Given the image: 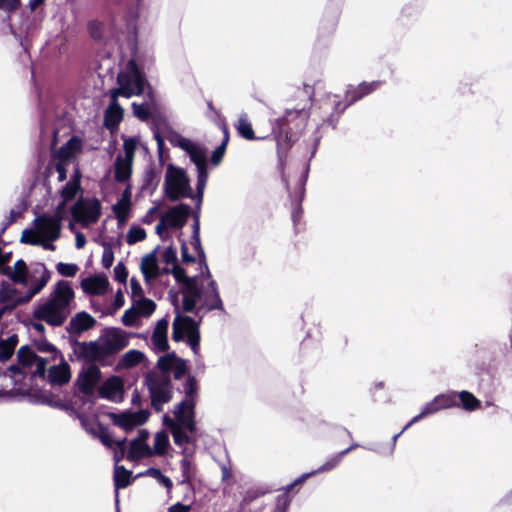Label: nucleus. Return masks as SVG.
I'll list each match as a JSON object with an SVG mask.
<instances>
[{"instance_id":"21","label":"nucleus","mask_w":512,"mask_h":512,"mask_svg":"<svg viewBox=\"0 0 512 512\" xmlns=\"http://www.w3.org/2000/svg\"><path fill=\"white\" fill-rule=\"evenodd\" d=\"M140 268L146 283H150L159 276L160 269L155 251L142 258Z\"/></svg>"},{"instance_id":"10","label":"nucleus","mask_w":512,"mask_h":512,"mask_svg":"<svg viewBox=\"0 0 512 512\" xmlns=\"http://www.w3.org/2000/svg\"><path fill=\"white\" fill-rule=\"evenodd\" d=\"M74 221L87 227L96 223L101 216V203L96 198H81L71 208Z\"/></svg>"},{"instance_id":"45","label":"nucleus","mask_w":512,"mask_h":512,"mask_svg":"<svg viewBox=\"0 0 512 512\" xmlns=\"http://www.w3.org/2000/svg\"><path fill=\"white\" fill-rule=\"evenodd\" d=\"M143 475L149 476L153 479H155L160 485L167 488V490H170L172 488V481L167 476L163 475L162 472L159 469L156 468H149L146 470Z\"/></svg>"},{"instance_id":"39","label":"nucleus","mask_w":512,"mask_h":512,"mask_svg":"<svg viewBox=\"0 0 512 512\" xmlns=\"http://www.w3.org/2000/svg\"><path fill=\"white\" fill-rule=\"evenodd\" d=\"M133 306L141 316L149 317L156 308V304L153 300L148 298H137L133 300Z\"/></svg>"},{"instance_id":"57","label":"nucleus","mask_w":512,"mask_h":512,"mask_svg":"<svg viewBox=\"0 0 512 512\" xmlns=\"http://www.w3.org/2000/svg\"><path fill=\"white\" fill-rule=\"evenodd\" d=\"M130 288L133 300L142 297V287L135 278L131 279Z\"/></svg>"},{"instance_id":"26","label":"nucleus","mask_w":512,"mask_h":512,"mask_svg":"<svg viewBox=\"0 0 512 512\" xmlns=\"http://www.w3.org/2000/svg\"><path fill=\"white\" fill-rule=\"evenodd\" d=\"M124 111L118 103V98H111V102L105 112V125L113 130L122 121Z\"/></svg>"},{"instance_id":"62","label":"nucleus","mask_w":512,"mask_h":512,"mask_svg":"<svg viewBox=\"0 0 512 512\" xmlns=\"http://www.w3.org/2000/svg\"><path fill=\"white\" fill-rule=\"evenodd\" d=\"M123 305H124V295H123V293L119 290V291L116 293V296H115V300H114V307H115V309H119V308H121Z\"/></svg>"},{"instance_id":"63","label":"nucleus","mask_w":512,"mask_h":512,"mask_svg":"<svg viewBox=\"0 0 512 512\" xmlns=\"http://www.w3.org/2000/svg\"><path fill=\"white\" fill-rule=\"evenodd\" d=\"M149 437V433L148 431L146 430H140L139 433H138V437L136 438V440L140 441V442H144L146 443L147 439Z\"/></svg>"},{"instance_id":"18","label":"nucleus","mask_w":512,"mask_h":512,"mask_svg":"<svg viewBox=\"0 0 512 512\" xmlns=\"http://www.w3.org/2000/svg\"><path fill=\"white\" fill-rule=\"evenodd\" d=\"M189 214L190 207L186 204H179L162 214V218L170 228H181L185 225Z\"/></svg>"},{"instance_id":"14","label":"nucleus","mask_w":512,"mask_h":512,"mask_svg":"<svg viewBox=\"0 0 512 512\" xmlns=\"http://www.w3.org/2000/svg\"><path fill=\"white\" fill-rule=\"evenodd\" d=\"M157 366L160 373L169 375L172 373L176 379L181 378L186 373V363L175 354H167L158 359Z\"/></svg>"},{"instance_id":"22","label":"nucleus","mask_w":512,"mask_h":512,"mask_svg":"<svg viewBox=\"0 0 512 512\" xmlns=\"http://www.w3.org/2000/svg\"><path fill=\"white\" fill-rule=\"evenodd\" d=\"M0 302L5 306V308L12 309L16 305L26 303L27 301H24V296H21L18 293L14 284L3 283L0 291Z\"/></svg>"},{"instance_id":"43","label":"nucleus","mask_w":512,"mask_h":512,"mask_svg":"<svg viewBox=\"0 0 512 512\" xmlns=\"http://www.w3.org/2000/svg\"><path fill=\"white\" fill-rule=\"evenodd\" d=\"M437 400V405L439 410L448 409L452 407H458L457 403V393L456 392H448L435 396Z\"/></svg>"},{"instance_id":"17","label":"nucleus","mask_w":512,"mask_h":512,"mask_svg":"<svg viewBox=\"0 0 512 512\" xmlns=\"http://www.w3.org/2000/svg\"><path fill=\"white\" fill-rule=\"evenodd\" d=\"M100 378V369L94 364L88 365L79 374L77 380L79 389L84 393H91L98 384Z\"/></svg>"},{"instance_id":"60","label":"nucleus","mask_w":512,"mask_h":512,"mask_svg":"<svg viewBox=\"0 0 512 512\" xmlns=\"http://www.w3.org/2000/svg\"><path fill=\"white\" fill-rule=\"evenodd\" d=\"M190 509L191 507L189 505L176 503L169 508L168 512H189Z\"/></svg>"},{"instance_id":"32","label":"nucleus","mask_w":512,"mask_h":512,"mask_svg":"<svg viewBox=\"0 0 512 512\" xmlns=\"http://www.w3.org/2000/svg\"><path fill=\"white\" fill-rule=\"evenodd\" d=\"M147 96L148 99L145 100L144 103L132 104L134 115L141 120L148 119L152 111L155 109V102L151 90L147 92Z\"/></svg>"},{"instance_id":"9","label":"nucleus","mask_w":512,"mask_h":512,"mask_svg":"<svg viewBox=\"0 0 512 512\" xmlns=\"http://www.w3.org/2000/svg\"><path fill=\"white\" fill-rule=\"evenodd\" d=\"M153 407L160 411L163 405L172 398L170 376L159 371L151 372L146 378Z\"/></svg>"},{"instance_id":"20","label":"nucleus","mask_w":512,"mask_h":512,"mask_svg":"<svg viewBox=\"0 0 512 512\" xmlns=\"http://www.w3.org/2000/svg\"><path fill=\"white\" fill-rule=\"evenodd\" d=\"M357 445H352L350 446L349 448L343 450L342 452L338 453L337 455H335L334 457L330 458L329 460H327L322 466H320L318 469L314 470V471H311L309 473H305L303 475H301L298 479H296L294 481V483L291 485H297V484H301L303 482H305L309 477L311 476H314L318 473H322V472H328V471H331L332 469H334L343 459V457L349 452L351 451L352 449H354Z\"/></svg>"},{"instance_id":"15","label":"nucleus","mask_w":512,"mask_h":512,"mask_svg":"<svg viewBox=\"0 0 512 512\" xmlns=\"http://www.w3.org/2000/svg\"><path fill=\"white\" fill-rule=\"evenodd\" d=\"M148 412L127 411L120 414H112L113 422L124 430H131L136 426L144 424L148 419Z\"/></svg>"},{"instance_id":"16","label":"nucleus","mask_w":512,"mask_h":512,"mask_svg":"<svg viewBox=\"0 0 512 512\" xmlns=\"http://www.w3.org/2000/svg\"><path fill=\"white\" fill-rule=\"evenodd\" d=\"M18 360L23 367L34 368L33 374L43 376L46 360L37 356L30 348L21 347L17 353Z\"/></svg>"},{"instance_id":"46","label":"nucleus","mask_w":512,"mask_h":512,"mask_svg":"<svg viewBox=\"0 0 512 512\" xmlns=\"http://www.w3.org/2000/svg\"><path fill=\"white\" fill-rule=\"evenodd\" d=\"M90 35L95 40L106 39L108 36V27L101 22H91L89 24Z\"/></svg>"},{"instance_id":"35","label":"nucleus","mask_w":512,"mask_h":512,"mask_svg":"<svg viewBox=\"0 0 512 512\" xmlns=\"http://www.w3.org/2000/svg\"><path fill=\"white\" fill-rule=\"evenodd\" d=\"M236 127V130L238 132V134L247 139V140H254L255 139V134H254V130L252 128V125H251V122L248 118V115L246 113H242L239 118H238V121L235 125Z\"/></svg>"},{"instance_id":"28","label":"nucleus","mask_w":512,"mask_h":512,"mask_svg":"<svg viewBox=\"0 0 512 512\" xmlns=\"http://www.w3.org/2000/svg\"><path fill=\"white\" fill-rule=\"evenodd\" d=\"M48 377L52 384L62 385L67 383L71 378L68 363L61 361L58 365L50 367Z\"/></svg>"},{"instance_id":"11","label":"nucleus","mask_w":512,"mask_h":512,"mask_svg":"<svg viewBox=\"0 0 512 512\" xmlns=\"http://www.w3.org/2000/svg\"><path fill=\"white\" fill-rule=\"evenodd\" d=\"M137 144L138 141L135 138L124 140L123 153L117 155L114 163V175L117 181L125 182L130 178Z\"/></svg>"},{"instance_id":"44","label":"nucleus","mask_w":512,"mask_h":512,"mask_svg":"<svg viewBox=\"0 0 512 512\" xmlns=\"http://www.w3.org/2000/svg\"><path fill=\"white\" fill-rule=\"evenodd\" d=\"M169 445L168 435L164 431L157 432L154 436L153 455H162Z\"/></svg>"},{"instance_id":"8","label":"nucleus","mask_w":512,"mask_h":512,"mask_svg":"<svg viewBox=\"0 0 512 512\" xmlns=\"http://www.w3.org/2000/svg\"><path fill=\"white\" fill-rule=\"evenodd\" d=\"M164 191L167 198L171 201L191 197L192 189L186 172L179 167L169 164L165 173Z\"/></svg>"},{"instance_id":"31","label":"nucleus","mask_w":512,"mask_h":512,"mask_svg":"<svg viewBox=\"0 0 512 512\" xmlns=\"http://www.w3.org/2000/svg\"><path fill=\"white\" fill-rule=\"evenodd\" d=\"M153 456L152 448L147 443L140 442L136 439L130 443V448L127 454V458L130 460H138L141 458Z\"/></svg>"},{"instance_id":"30","label":"nucleus","mask_w":512,"mask_h":512,"mask_svg":"<svg viewBox=\"0 0 512 512\" xmlns=\"http://www.w3.org/2000/svg\"><path fill=\"white\" fill-rule=\"evenodd\" d=\"M95 324V319L86 312L76 314L70 321L74 333H81L90 329Z\"/></svg>"},{"instance_id":"59","label":"nucleus","mask_w":512,"mask_h":512,"mask_svg":"<svg viewBox=\"0 0 512 512\" xmlns=\"http://www.w3.org/2000/svg\"><path fill=\"white\" fill-rule=\"evenodd\" d=\"M65 164L66 163H62V162H58L57 161V164H56V171L58 173V181L62 182L66 179V169H65Z\"/></svg>"},{"instance_id":"1","label":"nucleus","mask_w":512,"mask_h":512,"mask_svg":"<svg viewBox=\"0 0 512 512\" xmlns=\"http://www.w3.org/2000/svg\"><path fill=\"white\" fill-rule=\"evenodd\" d=\"M197 392L196 380L189 377L184 385V399L174 407V419L168 416L164 417V423L170 428L173 440L178 446H183L191 441L185 429L190 433L196 431L195 405Z\"/></svg>"},{"instance_id":"54","label":"nucleus","mask_w":512,"mask_h":512,"mask_svg":"<svg viewBox=\"0 0 512 512\" xmlns=\"http://www.w3.org/2000/svg\"><path fill=\"white\" fill-rule=\"evenodd\" d=\"M99 438L101 442L107 447L112 448L114 445L116 446L117 441L113 440L112 436L107 430L101 429Z\"/></svg>"},{"instance_id":"38","label":"nucleus","mask_w":512,"mask_h":512,"mask_svg":"<svg viewBox=\"0 0 512 512\" xmlns=\"http://www.w3.org/2000/svg\"><path fill=\"white\" fill-rule=\"evenodd\" d=\"M144 357V353L139 350H129L122 355L119 365L123 368H130L141 363Z\"/></svg>"},{"instance_id":"2","label":"nucleus","mask_w":512,"mask_h":512,"mask_svg":"<svg viewBox=\"0 0 512 512\" xmlns=\"http://www.w3.org/2000/svg\"><path fill=\"white\" fill-rule=\"evenodd\" d=\"M75 294L68 281L61 280L50 296L34 310V318L52 326H61L72 311Z\"/></svg>"},{"instance_id":"41","label":"nucleus","mask_w":512,"mask_h":512,"mask_svg":"<svg viewBox=\"0 0 512 512\" xmlns=\"http://www.w3.org/2000/svg\"><path fill=\"white\" fill-rule=\"evenodd\" d=\"M440 411L439 410V407L437 405V400L436 398L434 397L430 402H427L421 412L419 414H417L416 416H414L405 426H404V429H407L408 427H410L412 424L418 422L419 420H421L422 418L428 416V415H432L436 412Z\"/></svg>"},{"instance_id":"36","label":"nucleus","mask_w":512,"mask_h":512,"mask_svg":"<svg viewBox=\"0 0 512 512\" xmlns=\"http://www.w3.org/2000/svg\"><path fill=\"white\" fill-rule=\"evenodd\" d=\"M457 403L464 410L474 411L480 407V401L469 391L463 390L457 393Z\"/></svg>"},{"instance_id":"47","label":"nucleus","mask_w":512,"mask_h":512,"mask_svg":"<svg viewBox=\"0 0 512 512\" xmlns=\"http://www.w3.org/2000/svg\"><path fill=\"white\" fill-rule=\"evenodd\" d=\"M228 140H229L228 131L224 127V140L214 150V152L212 154V157H211V161L213 162L214 165H218L221 162V160H222V158L224 156L225 150H226V146H227Z\"/></svg>"},{"instance_id":"23","label":"nucleus","mask_w":512,"mask_h":512,"mask_svg":"<svg viewBox=\"0 0 512 512\" xmlns=\"http://www.w3.org/2000/svg\"><path fill=\"white\" fill-rule=\"evenodd\" d=\"M167 331L168 320L162 318L156 323L151 337V341L155 350L162 352L168 349Z\"/></svg>"},{"instance_id":"3","label":"nucleus","mask_w":512,"mask_h":512,"mask_svg":"<svg viewBox=\"0 0 512 512\" xmlns=\"http://www.w3.org/2000/svg\"><path fill=\"white\" fill-rule=\"evenodd\" d=\"M64 216V204H59L54 213H45L36 217L33 227L22 232L21 242L54 251L53 242L60 237Z\"/></svg>"},{"instance_id":"42","label":"nucleus","mask_w":512,"mask_h":512,"mask_svg":"<svg viewBox=\"0 0 512 512\" xmlns=\"http://www.w3.org/2000/svg\"><path fill=\"white\" fill-rule=\"evenodd\" d=\"M131 472L123 466L116 465L114 471V482L116 489L125 488L130 484Z\"/></svg>"},{"instance_id":"12","label":"nucleus","mask_w":512,"mask_h":512,"mask_svg":"<svg viewBox=\"0 0 512 512\" xmlns=\"http://www.w3.org/2000/svg\"><path fill=\"white\" fill-rule=\"evenodd\" d=\"M185 336L188 338L192 349L196 351L199 342L196 322L190 317L177 314L173 321L172 338L178 342L183 340Z\"/></svg>"},{"instance_id":"58","label":"nucleus","mask_w":512,"mask_h":512,"mask_svg":"<svg viewBox=\"0 0 512 512\" xmlns=\"http://www.w3.org/2000/svg\"><path fill=\"white\" fill-rule=\"evenodd\" d=\"M19 6V0H0V8L11 11Z\"/></svg>"},{"instance_id":"7","label":"nucleus","mask_w":512,"mask_h":512,"mask_svg":"<svg viewBox=\"0 0 512 512\" xmlns=\"http://www.w3.org/2000/svg\"><path fill=\"white\" fill-rule=\"evenodd\" d=\"M171 142L184 150L189 155L191 161L196 165L198 171L197 192L201 199L208 178L205 151L197 143L180 135L174 136Z\"/></svg>"},{"instance_id":"4","label":"nucleus","mask_w":512,"mask_h":512,"mask_svg":"<svg viewBox=\"0 0 512 512\" xmlns=\"http://www.w3.org/2000/svg\"><path fill=\"white\" fill-rule=\"evenodd\" d=\"M204 272L195 285H191L183 295V309L186 312H193L199 304V309L214 310L223 309V302L220 298L217 284L212 279L207 265Z\"/></svg>"},{"instance_id":"19","label":"nucleus","mask_w":512,"mask_h":512,"mask_svg":"<svg viewBox=\"0 0 512 512\" xmlns=\"http://www.w3.org/2000/svg\"><path fill=\"white\" fill-rule=\"evenodd\" d=\"M83 291L90 295H103L109 287L108 278L105 275H94L81 281Z\"/></svg>"},{"instance_id":"25","label":"nucleus","mask_w":512,"mask_h":512,"mask_svg":"<svg viewBox=\"0 0 512 512\" xmlns=\"http://www.w3.org/2000/svg\"><path fill=\"white\" fill-rule=\"evenodd\" d=\"M81 150V140L71 138L65 145L55 152L54 158L58 162L67 163Z\"/></svg>"},{"instance_id":"64","label":"nucleus","mask_w":512,"mask_h":512,"mask_svg":"<svg viewBox=\"0 0 512 512\" xmlns=\"http://www.w3.org/2000/svg\"><path fill=\"white\" fill-rule=\"evenodd\" d=\"M182 259L184 262H192L194 259L192 256H190L188 253H187V248L185 246H182Z\"/></svg>"},{"instance_id":"53","label":"nucleus","mask_w":512,"mask_h":512,"mask_svg":"<svg viewBox=\"0 0 512 512\" xmlns=\"http://www.w3.org/2000/svg\"><path fill=\"white\" fill-rule=\"evenodd\" d=\"M168 228H170V227H169V225H168L166 222H164V219L161 217V218H160V221H159V223L157 224V226H156V229H155V230H156L157 235H158L162 240H167V239H168V237H169V233H168V231H167V230H168Z\"/></svg>"},{"instance_id":"52","label":"nucleus","mask_w":512,"mask_h":512,"mask_svg":"<svg viewBox=\"0 0 512 512\" xmlns=\"http://www.w3.org/2000/svg\"><path fill=\"white\" fill-rule=\"evenodd\" d=\"M125 442L126 439L117 440L116 449L114 451V461L116 465L124 458L125 455Z\"/></svg>"},{"instance_id":"61","label":"nucleus","mask_w":512,"mask_h":512,"mask_svg":"<svg viewBox=\"0 0 512 512\" xmlns=\"http://www.w3.org/2000/svg\"><path fill=\"white\" fill-rule=\"evenodd\" d=\"M86 244V238L85 236L78 232L76 233V237H75V246L78 248V249H82Z\"/></svg>"},{"instance_id":"40","label":"nucleus","mask_w":512,"mask_h":512,"mask_svg":"<svg viewBox=\"0 0 512 512\" xmlns=\"http://www.w3.org/2000/svg\"><path fill=\"white\" fill-rule=\"evenodd\" d=\"M380 87V82H371V83H362L360 84L357 89L355 90V93L351 95L350 91H347V98H349V103H353L357 99L362 98L363 96L369 94L370 92L374 91L375 89Z\"/></svg>"},{"instance_id":"48","label":"nucleus","mask_w":512,"mask_h":512,"mask_svg":"<svg viewBox=\"0 0 512 512\" xmlns=\"http://www.w3.org/2000/svg\"><path fill=\"white\" fill-rule=\"evenodd\" d=\"M145 237H146V232L144 229L139 228V227H134L128 231L127 242L129 244H134L136 242L144 240Z\"/></svg>"},{"instance_id":"27","label":"nucleus","mask_w":512,"mask_h":512,"mask_svg":"<svg viewBox=\"0 0 512 512\" xmlns=\"http://www.w3.org/2000/svg\"><path fill=\"white\" fill-rule=\"evenodd\" d=\"M3 271L14 283L28 285L27 266L23 260L16 261L12 267H6Z\"/></svg>"},{"instance_id":"5","label":"nucleus","mask_w":512,"mask_h":512,"mask_svg":"<svg viewBox=\"0 0 512 512\" xmlns=\"http://www.w3.org/2000/svg\"><path fill=\"white\" fill-rule=\"evenodd\" d=\"M129 344V335L118 328L105 331L98 340L83 344L82 353L89 361H102Z\"/></svg>"},{"instance_id":"56","label":"nucleus","mask_w":512,"mask_h":512,"mask_svg":"<svg viewBox=\"0 0 512 512\" xmlns=\"http://www.w3.org/2000/svg\"><path fill=\"white\" fill-rule=\"evenodd\" d=\"M114 261L113 251L110 248H106L102 254V265L105 268H110Z\"/></svg>"},{"instance_id":"24","label":"nucleus","mask_w":512,"mask_h":512,"mask_svg":"<svg viewBox=\"0 0 512 512\" xmlns=\"http://www.w3.org/2000/svg\"><path fill=\"white\" fill-rule=\"evenodd\" d=\"M122 391V381L115 376L107 379L100 387L101 396L112 401L120 400L122 398Z\"/></svg>"},{"instance_id":"34","label":"nucleus","mask_w":512,"mask_h":512,"mask_svg":"<svg viewBox=\"0 0 512 512\" xmlns=\"http://www.w3.org/2000/svg\"><path fill=\"white\" fill-rule=\"evenodd\" d=\"M18 344V337L16 334H11L7 338L0 337V361L9 360Z\"/></svg>"},{"instance_id":"33","label":"nucleus","mask_w":512,"mask_h":512,"mask_svg":"<svg viewBox=\"0 0 512 512\" xmlns=\"http://www.w3.org/2000/svg\"><path fill=\"white\" fill-rule=\"evenodd\" d=\"M130 198L131 193L127 188L122 193L119 201L113 206V211L120 222H124L127 219L128 213L130 211Z\"/></svg>"},{"instance_id":"50","label":"nucleus","mask_w":512,"mask_h":512,"mask_svg":"<svg viewBox=\"0 0 512 512\" xmlns=\"http://www.w3.org/2000/svg\"><path fill=\"white\" fill-rule=\"evenodd\" d=\"M57 271L63 276L73 277L78 271V266L76 264L60 262L57 265Z\"/></svg>"},{"instance_id":"55","label":"nucleus","mask_w":512,"mask_h":512,"mask_svg":"<svg viewBox=\"0 0 512 512\" xmlns=\"http://www.w3.org/2000/svg\"><path fill=\"white\" fill-rule=\"evenodd\" d=\"M114 274L119 282H125L128 274L124 264L118 263L114 268Z\"/></svg>"},{"instance_id":"49","label":"nucleus","mask_w":512,"mask_h":512,"mask_svg":"<svg viewBox=\"0 0 512 512\" xmlns=\"http://www.w3.org/2000/svg\"><path fill=\"white\" fill-rule=\"evenodd\" d=\"M140 316L132 305V307L126 310L122 316V322L125 326H134L137 322V318Z\"/></svg>"},{"instance_id":"37","label":"nucleus","mask_w":512,"mask_h":512,"mask_svg":"<svg viewBox=\"0 0 512 512\" xmlns=\"http://www.w3.org/2000/svg\"><path fill=\"white\" fill-rule=\"evenodd\" d=\"M171 273L173 274V276L175 277V279L178 282H180L184 285L183 293L188 291L190 284L195 285L198 282L199 278L201 277V276L188 277L186 275L185 270L178 265H174L173 269L171 270Z\"/></svg>"},{"instance_id":"51","label":"nucleus","mask_w":512,"mask_h":512,"mask_svg":"<svg viewBox=\"0 0 512 512\" xmlns=\"http://www.w3.org/2000/svg\"><path fill=\"white\" fill-rule=\"evenodd\" d=\"M162 260L167 264L176 265L175 264L176 260H177L176 250L172 246L165 248L162 252Z\"/></svg>"},{"instance_id":"6","label":"nucleus","mask_w":512,"mask_h":512,"mask_svg":"<svg viewBox=\"0 0 512 512\" xmlns=\"http://www.w3.org/2000/svg\"><path fill=\"white\" fill-rule=\"evenodd\" d=\"M117 84L116 88L110 90L111 98L120 96L130 98L145 93L146 90L147 92L151 90L149 83L134 60H130L125 69L118 74Z\"/></svg>"},{"instance_id":"29","label":"nucleus","mask_w":512,"mask_h":512,"mask_svg":"<svg viewBox=\"0 0 512 512\" xmlns=\"http://www.w3.org/2000/svg\"><path fill=\"white\" fill-rule=\"evenodd\" d=\"M80 190V173L78 170H75L71 179L66 183V185L61 190L62 202L60 204L66 205L67 202L73 200L77 193Z\"/></svg>"},{"instance_id":"13","label":"nucleus","mask_w":512,"mask_h":512,"mask_svg":"<svg viewBox=\"0 0 512 512\" xmlns=\"http://www.w3.org/2000/svg\"><path fill=\"white\" fill-rule=\"evenodd\" d=\"M50 279V273L47 271L44 265H38L35 267L30 275H28V292L24 296V301H30V299L38 294L48 283Z\"/></svg>"}]
</instances>
